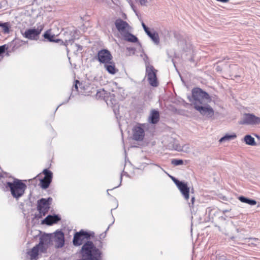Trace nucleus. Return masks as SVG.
<instances>
[{
	"label": "nucleus",
	"mask_w": 260,
	"mask_h": 260,
	"mask_svg": "<svg viewBox=\"0 0 260 260\" xmlns=\"http://www.w3.org/2000/svg\"><path fill=\"white\" fill-rule=\"evenodd\" d=\"M39 251H41V248L38 245L34 246L31 250L27 251V255L29 256L30 260H37Z\"/></svg>",
	"instance_id": "6ab92c4d"
},
{
	"label": "nucleus",
	"mask_w": 260,
	"mask_h": 260,
	"mask_svg": "<svg viewBox=\"0 0 260 260\" xmlns=\"http://www.w3.org/2000/svg\"><path fill=\"white\" fill-rule=\"evenodd\" d=\"M51 237L46 234L42 236L40 238V242L38 244L41 248V252H45L51 243Z\"/></svg>",
	"instance_id": "2eb2a0df"
},
{
	"label": "nucleus",
	"mask_w": 260,
	"mask_h": 260,
	"mask_svg": "<svg viewBox=\"0 0 260 260\" xmlns=\"http://www.w3.org/2000/svg\"><path fill=\"white\" fill-rule=\"evenodd\" d=\"M157 70L149 63L146 64V76L147 80L151 86L157 87L159 83L157 78L156 74Z\"/></svg>",
	"instance_id": "423d86ee"
},
{
	"label": "nucleus",
	"mask_w": 260,
	"mask_h": 260,
	"mask_svg": "<svg viewBox=\"0 0 260 260\" xmlns=\"http://www.w3.org/2000/svg\"><path fill=\"white\" fill-rule=\"evenodd\" d=\"M255 137L258 139H260V137L258 135H255Z\"/></svg>",
	"instance_id": "a18cd8bd"
},
{
	"label": "nucleus",
	"mask_w": 260,
	"mask_h": 260,
	"mask_svg": "<svg viewBox=\"0 0 260 260\" xmlns=\"http://www.w3.org/2000/svg\"><path fill=\"white\" fill-rule=\"evenodd\" d=\"M221 62V61H220V60H219V61L217 62V63H219V62Z\"/></svg>",
	"instance_id": "3c124183"
},
{
	"label": "nucleus",
	"mask_w": 260,
	"mask_h": 260,
	"mask_svg": "<svg viewBox=\"0 0 260 260\" xmlns=\"http://www.w3.org/2000/svg\"><path fill=\"white\" fill-rule=\"evenodd\" d=\"M239 123L250 125L259 124L260 117L255 115H244L242 119L239 121Z\"/></svg>",
	"instance_id": "1a4fd4ad"
},
{
	"label": "nucleus",
	"mask_w": 260,
	"mask_h": 260,
	"mask_svg": "<svg viewBox=\"0 0 260 260\" xmlns=\"http://www.w3.org/2000/svg\"><path fill=\"white\" fill-rule=\"evenodd\" d=\"M78 84L79 85V86H81L82 85V83H80L78 80H76L75 81V84L74 85V86L73 87L76 90L78 91Z\"/></svg>",
	"instance_id": "c9c22d12"
},
{
	"label": "nucleus",
	"mask_w": 260,
	"mask_h": 260,
	"mask_svg": "<svg viewBox=\"0 0 260 260\" xmlns=\"http://www.w3.org/2000/svg\"><path fill=\"white\" fill-rule=\"evenodd\" d=\"M2 5L1 4V3H0V9H2Z\"/></svg>",
	"instance_id": "49530a36"
},
{
	"label": "nucleus",
	"mask_w": 260,
	"mask_h": 260,
	"mask_svg": "<svg viewBox=\"0 0 260 260\" xmlns=\"http://www.w3.org/2000/svg\"><path fill=\"white\" fill-rule=\"evenodd\" d=\"M235 66H236V65H235V64H232V65H230V66H229V67H230V68H231L232 67H235Z\"/></svg>",
	"instance_id": "c03bdc74"
},
{
	"label": "nucleus",
	"mask_w": 260,
	"mask_h": 260,
	"mask_svg": "<svg viewBox=\"0 0 260 260\" xmlns=\"http://www.w3.org/2000/svg\"><path fill=\"white\" fill-rule=\"evenodd\" d=\"M90 234L83 230H81L79 232L75 233L74 236L73 243L75 246H80L83 243L84 240L90 239Z\"/></svg>",
	"instance_id": "6e6552de"
},
{
	"label": "nucleus",
	"mask_w": 260,
	"mask_h": 260,
	"mask_svg": "<svg viewBox=\"0 0 260 260\" xmlns=\"http://www.w3.org/2000/svg\"><path fill=\"white\" fill-rule=\"evenodd\" d=\"M6 187L9 189L13 197L18 200L24 194L27 186L21 180L14 179L13 182H7Z\"/></svg>",
	"instance_id": "20e7f679"
},
{
	"label": "nucleus",
	"mask_w": 260,
	"mask_h": 260,
	"mask_svg": "<svg viewBox=\"0 0 260 260\" xmlns=\"http://www.w3.org/2000/svg\"><path fill=\"white\" fill-rule=\"evenodd\" d=\"M238 199L241 202L246 203L250 205H255L256 204L255 200L250 199L243 196H240Z\"/></svg>",
	"instance_id": "a878e982"
},
{
	"label": "nucleus",
	"mask_w": 260,
	"mask_h": 260,
	"mask_svg": "<svg viewBox=\"0 0 260 260\" xmlns=\"http://www.w3.org/2000/svg\"><path fill=\"white\" fill-rule=\"evenodd\" d=\"M119 117L117 116L116 118L119 123V127L121 128L122 126H125L127 127L128 126V122L125 120L123 116L121 115H119Z\"/></svg>",
	"instance_id": "bb28decb"
},
{
	"label": "nucleus",
	"mask_w": 260,
	"mask_h": 260,
	"mask_svg": "<svg viewBox=\"0 0 260 260\" xmlns=\"http://www.w3.org/2000/svg\"><path fill=\"white\" fill-rule=\"evenodd\" d=\"M109 191V189H107V192L108 194H109V192H108Z\"/></svg>",
	"instance_id": "de8ad7c7"
},
{
	"label": "nucleus",
	"mask_w": 260,
	"mask_h": 260,
	"mask_svg": "<svg viewBox=\"0 0 260 260\" xmlns=\"http://www.w3.org/2000/svg\"><path fill=\"white\" fill-rule=\"evenodd\" d=\"M121 181H122V176L121 175V176H120V182H121ZM120 184H121V183H120V184H119V185L118 186H116V187H114V188H116V187H118Z\"/></svg>",
	"instance_id": "37998d69"
},
{
	"label": "nucleus",
	"mask_w": 260,
	"mask_h": 260,
	"mask_svg": "<svg viewBox=\"0 0 260 260\" xmlns=\"http://www.w3.org/2000/svg\"><path fill=\"white\" fill-rule=\"evenodd\" d=\"M98 60L100 63L104 64L109 63L112 60L113 57L110 52L105 49L100 50L97 55Z\"/></svg>",
	"instance_id": "9d476101"
},
{
	"label": "nucleus",
	"mask_w": 260,
	"mask_h": 260,
	"mask_svg": "<svg viewBox=\"0 0 260 260\" xmlns=\"http://www.w3.org/2000/svg\"><path fill=\"white\" fill-rule=\"evenodd\" d=\"M216 70L217 71L219 72L222 71V68L219 66H217L216 67Z\"/></svg>",
	"instance_id": "ea45409f"
},
{
	"label": "nucleus",
	"mask_w": 260,
	"mask_h": 260,
	"mask_svg": "<svg viewBox=\"0 0 260 260\" xmlns=\"http://www.w3.org/2000/svg\"><path fill=\"white\" fill-rule=\"evenodd\" d=\"M43 173L45 175V177L40 180V184L42 188L46 189L49 187L51 182L52 173L47 169H45L43 171Z\"/></svg>",
	"instance_id": "4468645a"
},
{
	"label": "nucleus",
	"mask_w": 260,
	"mask_h": 260,
	"mask_svg": "<svg viewBox=\"0 0 260 260\" xmlns=\"http://www.w3.org/2000/svg\"><path fill=\"white\" fill-rule=\"evenodd\" d=\"M106 70L110 74L114 75L118 72V70L116 68L115 63L112 60L109 63L104 64Z\"/></svg>",
	"instance_id": "412c9836"
},
{
	"label": "nucleus",
	"mask_w": 260,
	"mask_h": 260,
	"mask_svg": "<svg viewBox=\"0 0 260 260\" xmlns=\"http://www.w3.org/2000/svg\"><path fill=\"white\" fill-rule=\"evenodd\" d=\"M0 27H2L3 29V31L5 34H8L10 32V23L9 22H4L2 23V24Z\"/></svg>",
	"instance_id": "c756f323"
},
{
	"label": "nucleus",
	"mask_w": 260,
	"mask_h": 260,
	"mask_svg": "<svg viewBox=\"0 0 260 260\" xmlns=\"http://www.w3.org/2000/svg\"><path fill=\"white\" fill-rule=\"evenodd\" d=\"M177 187L184 199L186 201L188 200L189 198V188L187 186V184L182 182Z\"/></svg>",
	"instance_id": "a211bd4d"
},
{
	"label": "nucleus",
	"mask_w": 260,
	"mask_h": 260,
	"mask_svg": "<svg viewBox=\"0 0 260 260\" xmlns=\"http://www.w3.org/2000/svg\"><path fill=\"white\" fill-rule=\"evenodd\" d=\"M172 179L177 187L182 182V181H179L178 179L173 177H172Z\"/></svg>",
	"instance_id": "f704fd0d"
},
{
	"label": "nucleus",
	"mask_w": 260,
	"mask_h": 260,
	"mask_svg": "<svg viewBox=\"0 0 260 260\" xmlns=\"http://www.w3.org/2000/svg\"><path fill=\"white\" fill-rule=\"evenodd\" d=\"M150 114H159V112H158L157 110H152L151 111Z\"/></svg>",
	"instance_id": "a19ab883"
},
{
	"label": "nucleus",
	"mask_w": 260,
	"mask_h": 260,
	"mask_svg": "<svg viewBox=\"0 0 260 260\" xmlns=\"http://www.w3.org/2000/svg\"><path fill=\"white\" fill-rule=\"evenodd\" d=\"M148 123H137L132 128L133 140L136 141H142L145 137V133L148 130Z\"/></svg>",
	"instance_id": "39448f33"
},
{
	"label": "nucleus",
	"mask_w": 260,
	"mask_h": 260,
	"mask_svg": "<svg viewBox=\"0 0 260 260\" xmlns=\"http://www.w3.org/2000/svg\"><path fill=\"white\" fill-rule=\"evenodd\" d=\"M142 26L147 35H148V33H149L151 31L149 30V28L145 25V24L143 22H142Z\"/></svg>",
	"instance_id": "72a5a7b5"
},
{
	"label": "nucleus",
	"mask_w": 260,
	"mask_h": 260,
	"mask_svg": "<svg viewBox=\"0 0 260 260\" xmlns=\"http://www.w3.org/2000/svg\"><path fill=\"white\" fill-rule=\"evenodd\" d=\"M76 46L77 47V49L78 50H82V49H83V47L79 45V44H75Z\"/></svg>",
	"instance_id": "58836bf2"
},
{
	"label": "nucleus",
	"mask_w": 260,
	"mask_h": 260,
	"mask_svg": "<svg viewBox=\"0 0 260 260\" xmlns=\"http://www.w3.org/2000/svg\"><path fill=\"white\" fill-rule=\"evenodd\" d=\"M195 198L194 197H191V203H189V206L190 207H193L194 205Z\"/></svg>",
	"instance_id": "e433bc0d"
},
{
	"label": "nucleus",
	"mask_w": 260,
	"mask_h": 260,
	"mask_svg": "<svg viewBox=\"0 0 260 260\" xmlns=\"http://www.w3.org/2000/svg\"><path fill=\"white\" fill-rule=\"evenodd\" d=\"M54 240L56 246L58 248L62 247L64 243V234L60 231H57L54 233Z\"/></svg>",
	"instance_id": "f3484780"
},
{
	"label": "nucleus",
	"mask_w": 260,
	"mask_h": 260,
	"mask_svg": "<svg viewBox=\"0 0 260 260\" xmlns=\"http://www.w3.org/2000/svg\"><path fill=\"white\" fill-rule=\"evenodd\" d=\"M127 49L128 50H129V51L130 50H132V51H135V48H127Z\"/></svg>",
	"instance_id": "79ce46f5"
},
{
	"label": "nucleus",
	"mask_w": 260,
	"mask_h": 260,
	"mask_svg": "<svg viewBox=\"0 0 260 260\" xmlns=\"http://www.w3.org/2000/svg\"><path fill=\"white\" fill-rule=\"evenodd\" d=\"M237 138V135L235 133H233L231 134H226L223 137L221 138L219 140L220 143L225 142H229L231 140H234Z\"/></svg>",
	"instance_id": "b1692460"
},
{
	"label": "nucleus",
	"mask_w": 260,
	"mask_h": 260,
	"mask_svg": "<svg viewBox=\"0 0 260 260\" xmlns=\"http://www.w3.org/2000/svg\"><path fill=\"white\" fill-rule=\"evenodd\" d=\"M52 200V199L49 198L48 199L44 198L38 201L37 209L41 214L45 216L46 213L48 211L49 209V202Z\"/></svg>",
	"instance_id": "9b49d317"
},
{
	"label": "nucleus",
	"mask_w": 260,
	"mask_h": 260,
	"mask_svg": "<svg viewBox=\"0 0 260 260\" xmlns=\"http://www.w3.org/2000/svg\"><path fill=\"white\" fill-rule=\"evenodd\" d=\"M148 37L151 39V40L154 42V43L156 45L159 44L160 42L158 34L156 31H153V32L150 31L147 35Z\"/></svg>",
	"instance_id": "393cba45"
},
{
	"label": "nucleus",
	"mask_w": 260,
	"mask_h": 260,
	"mask_svg": "<svg viewBox=\"0 0 260 260\" xmlns=\"http://www.w3.org/2000/svg\"><path fill=\"white\" fill-rule=\"evenodd\" d=\"M243 141L246 144L248 145L252 146H254L256 145V143L255 142L254 138L252 137L251 135H245L243 139Z\"/></svg>",
	"instance_id": "5701e85b"
},
{
	"label": "nucleus",
	"mask_w": 260,
	"mask_h": 260,
	"mask_svg": "<svg viewBox=\"0 0 260 260\" xmlns=\"http://www.w3.org/2000/svg\"><path fill=\"white\" fill-rule=\"evenodd\" d=\"M140 3L142 6H146L147 0H140Z\"/></svg>",
	"instance_id": "4c0bfd02"
},
{
	"label": "nucleus",
	"mask_w": 260,
	"mask_h": 260,
	"mask_svg": "<svg viewBox=\"0 0 260 260\" xmlns=\"http://www.w3.org/2000/svg\"><path fill=\"white\" fill-rule=\"evenodd\" d=\"M122 36L124 40L128 42L136 43L139 41L138 38L128 31L122 34Z\"/></svg>",
	"instance_id": "4be33fe9"
},
{
	"label": "nucleus",
	"mask_w": 260,
	"mask_h": 260,
	"mask_svg": "<svg viewBox=\"0 0 260 260\" xmlns=\"http://www.w3.org/2000/svg\"><path fill=\"white\" fill-rule=\"evenodd\" d=\"M77 33L78 30L77 29H67L64 32V41H63V43H60V45L65 46L68 50L67 46L68 44H72L76 39H78Z\"/></svg>",
	"instance_id": "0eeeda50"
},
{
	"label": "nucleus",
	"mask_w": 260,
	"mask_h": 260,
	"mask_svg": "<svg viewBox=\"0 0 260 260\" xmlns=\"http://www.w3.org/2000/svg\"><path fill=\"white\" fill-rule=\"evenodd\" d=\"M159 119V115H151L148 118L149 121L153 124L156 123Z\"/></svg>",
	"instance_id": "c85d7f7f"
},
{
	"label": "nucleus",
	"mask_w": 260,
	"mask_h": 260,
	"mask_svg": "<svg viewBox=\"0 0 260 260\" xmlns=\"http://www.w3.org/2000/svg\"><path fill=\"white\" fill-rule=\"evenodd\" d=\"M58 35H55L52 29L46 30L43 34V36L45 40L49 42H55L60 44L63 43V41L61 39H57Z\"/></svg>",
	"instance_id": "ddd939ff"
},
{
	"label": "nucleus",
	"mask_w": 260,
	"mask_h": 260,
	"mask_svg": "<svg viewBox=\"0 0 260 260\" xmlns=\"http://www.w3.org/2000/svg\"><path fill=\"white\" fill-rule=\"evenodd\" d=\"M151 99V92L145 90L132 98L131 106L137 112L142 113Z\"/></svg>",
	"instance_id": "7ed1b4c3"
},
{
	"label": "nucleus",
	"mask_w": 260,
	"mask_h": 260,
	"mask_svg": "<svg viewBox=\"0 0 260 260\" xmlns=\"http://www.w3.org/2000/svg\"><path fill=\"white\" fill-rule=\"evenodd\" d=\"M60 220V218L56 215H48L43 221V223L47 225H52Z\"/></svg>",
	"instance_id": "aec40b11"
},
{
	"label": "nucleus",
	"mask_w": 260,
	"mask_h": 260,
	"mask_svg": "<svg viewBox=\"0 0 260 260\" xmlns=\"http://www.w3.org/2000/svg\"><path fill=\"white\" fill-rule=\"evenodd\" d=\"M145 57L148 58V56H147V55L145 54Z\"/></svg>",
	"instance_id": "09e8293b"
},
{
	"label": "nucleus",
	"mask_w": 260,
	"mask_h": 260,
	"mask_svg": "<svg viewBox=\"0 0 260 260\" xmlns=\"http://www.w3.org/2000/svg\"><path fill=\"white\" fill-rule=\"evenodd\" d=\"M172 164L174 166L181 165L183 164L182 159H173L171 161Z\"/></svg>",
	"instance_id": "7c9ffc66"
},
{
	"label": "nucleus",
	"mask_w": 260,
	"mask_h": 260,
	"mask_svg": "<svg viewBox=\"0 0 260 260\" xmlns=\"http://www.w3.org/2000/svg\"><path fill=\"white\" fill-rule=\"evenodd\" d=\"M187 99L192 103L194 108L201 114H214L213 108L208 104L211 102L209 94L199 87L193 88L191 95H188Z\"/></svg>",
	"instance_id": "f257e3e1"
},
{
	"label": "nucleus",
	"mask_w": 260,
	"mask_h": 260,
	"mask_svg": "<svg viewBox=\"0 0 260 260\" xmlns=\"http://www.w3.org/2000/svg\"><path fill=\"white\" fill-rule=\"evenodd\" d=\"M226 59V58H224V59ZM226 59H229V58H228V57H226Z\"/></svg>",
	"instance_id": "8fccbe9b"
},
{
	"label": "nucleus",
	"mask_w": 260,
	"mask_h": 260,
	"mask_svg": "<svg viewBox=\"0 0 260 260\" xmlns=\"http://www.w3.org/2000/svg\"><path fill=\"white\" fill-rule=\"evenodd\" d=\"M42 29L39 28H30L26 30L24 32V36L29 40H37Z\"/></svg>",
	"instance_id": "dca6fc26"
},
{
	"label": "nucleus",
	"mask_w": 260,
	"mask_h": 260,
	"mask_svg": "<svg viewBox=\"0 0 260 260\" xmlns=\"http://www.w3.org/2000/svg\"><path fill=\"white\" fill-rule=\"evenodd\" d=\"M115 25L117 30L123 34L131 28L128 23L121 18H118L115 20Z\"/></svg>",
	"instance_id": "f8f14e48"
},
{
	"label": "nucleus",
	"mask_w": 260,
	"mask_h": 260,
	"mask_svg": "<svg viewBox=\"0 0 260 260\" xmlns=\"http://www.w3.org/2000/svg\"><path fill=\"white\" fill-rule=\"evenodd\" d=\"M173 144L171 143L169 144L168 146L169 149H174L178 151L182 150L181 147L177 141L173 140Z\"/></svg>",
	"instance_id": "cd10ccee"
},
{
	"label": "nucleus",
	"mask_w": 260,
	"mask_h": 260,
	"mask_svg": "<svg viewBox=\"0 0 260 260\" xmlns=\"http://www.w3.org/2000/svg\"><path fill=\"white\" fill-rule=\"evenodd\" d=\"M104 90H103L102 91H98L96 94V98L97 99H102L104 97Z\"/></svg>",
	"instance_id": "2f4dec72"
},
{
	"label": "nucleus",
	"mask_w": 260,
	"mask_h": 260,
	"mask_svg": "<svg viewBox=\"0 0 260 260\" xmlns=\"http://www.w3.org/2000/svg\"><path fill=\"white\" fill-rule=\"evenodd\" d=\"M100 247H96L92 241H87L84 243L81 249V254L86 260H101L102 252Z\"/></svg>",
	"instance_id": "f03ea898"
},
{
	"label": "nucleus",
	"mask_w": 260,
	"mask_h": 260,
	"mask_svg": "<svg viewBox=\"0 0 260 260\" xmlns=\"http://www.w3.org/2000/svg\"><path fill=\"white\" fill-rule=\"evenodd\" d=\"M8 49V47L6 45L0 46V55L3 54Z\"/></svg>",
	"instance_id": "473e14b6"
}]
</instances>
